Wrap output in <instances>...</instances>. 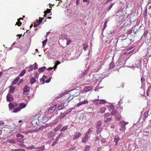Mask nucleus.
<instances>
[{"instance_id": "nucleus-23", "label": "nucleus", "mask_w": 151, "mask_h": 151, "mask_svg": "<svg viewBox=\"0 0 151 151\" xmlns=\"http://www.w3.org/2000/svg\"><path fill=\"white\" fill-rule=\"evenodd\" d=\"M15 89V87L11 86L10 87L9 92L11 93H13Z\"/></svg>"}, {"instance_id": "nucleus-27", "label": "nucleus", "mask_w": 151, "mask_h": 151, "mask_svg": "<svg viewBox=\"0 0 151 151\" xmlns=\"http://www.w3.org/2000/svg\"><path fill=\"white\" fill-rule=\"evenodd\" d=\"M60 64V62L59 61H57L55 65H54V68L55 70L56 68L57 65Z\"/></svg>"}, {"instance_id": "nucleus-43", "label": "nucleus", "mask_w": 151, "mask_h": 151, "mask_svg": "<svg viewBox=\"0 0 151 151\" xmlns=\"http://www.w3.org/2000/svg\"><path fill=\"white\" fill-rule=\"evenodd\" d=\"M67 42L66 44H67V45H69L72 42V41L71 40H67Z\"/></svg>"}, {"instance_id": "nucleus-40", "label": "nucleus", "mask_w": 151, "mask_h": 151, "mask_svg": "<svg viewBox=\"0 0 151 151\" xmlns=\"http://www.w3.org/2000/svg\"><path fill=\"white\" fill-rule=\"evenodd\" d=\"M47 42V39H46L45 40L43 41L42 42V43L43 44V46H44L46 45V42Z\"/></svg>"}, {"instance_id": "nucleus-42", "label": "nucleus", "mask_w": 151, "mask_h": 151, "mask_svg": "<svg viewBox=\"0 0 151 151\" xmlns=\"http://www.w3.org/2000/svg\"><path fill=\"white\" fill-rule=\"evenodd\" d=\"M93 129V128H90L88 131L87 132H86V133H88V134L91 133L92 132V129Z\"/></svg>"}, {"instance_id": "nucleus-34", "label": "nucleus", "mask_w": 151, "mask_h": 151, "mask_svg": "<svg viewBox=\"0 0 151 151\" xmlns=\"http://www.w3.org/2000/svg\"><path fill=\"white\" fill-rule=\"evenodd\" d=\"M24 149H12V151H24Z\"/></svg>"}, {"instance_id": "nucleus-49", "label": "nucleus", "mask_w": 151, "mask_h": 151, "mask_svg": "<svg viewBox=\"0 0 151 151\" xmlns=\"http://www.w3.org/2000/svg\"><path fill=\"white\" fill-rule=\"evenodd\" d=\"M39 23H38L37 22H36V23H35L34 24V27H36L37 26H38L39 25Z\"/></svg>"}, {"instance_id": "nucleus-4", "label": "nucleus", "mask_w": 151, "mask_h": 151, "mask_svg": "<svg viewBox=\"0 0 151 151\" xmlns=\"http://www.w3.org/2000/svg\"><path fill=\"white\" fill-rule=\"evenodd\" d=\"M82 134L80 132H76L73 136V139L76 140L79 138Z\"/></svg>"}, {"instance_id": "nucleus-13", "label": "nucleus", "mask_w": 151, "mask_h": 151, "mask_svg": "<svg viewBox=\"0 0 151 151\" xmlns=\"http://www.w3.org/2000/svg\"><path fill=\"white\" fill-rule=\"evenodd\" d=\"M17 104L15 105H14V104H13L12 103H9V109L10 110H11L13 109L15 106H17Z\"/></svg>"}, {"instance_id": "nucleus-62", "label": "nucleus", "mask_w": 151, "mask_h": 151, "mask_svg": "<svg viewBox=\"0 0 151 151\" xmlns=\"http://www.w3.org/2000/svg\"><path fill=\"white\" fill-rule=\"evenodd\" d=\"M2 72H0V78L1 77V75L2 74Z\"/></svg>"}, {"instance_id": "nucleus-35", "label": "nucleus", "mask_w": 151, "mask_h": 151, "mask_svg": "<svg viewBox=\"0 0 151 151\" xmlns=\"http://www.w3.org/2000/svg\"><path fill=\"white\" fill-rule=\"evenodd\" d=\"M107 21H105L104 25V27H103V28L102 29V30L104 31V29H105L106 27L107 26Z\"/></svg>"}, {"instance_id": "nucleus-56", "label": "nucleus", "mask_w": 151, "mask_h": 151, "mask_svg": "<svg viewBox=\"0 0 151 151\" xmlns=\"http://www.w3.org/2000/svg\"><path fill=\"white\" fill-rule=\"evenodd\" d=\"M4 122L2 121H0V125H2L4 124Z\"/></svg>"}, {"instance_id": "nucleus-22", "label": "nucleus", "mask_w": 151, "mask_h": 151, "mask_svg": "<svg viewBox=\"0 0 151 151\" xmlns=\"http://www.w3.org/2000/svg\"><path fill=\"white\" fill-rule=\"evenodd\" d=\"M36 150H38V149H39V150H38V151H43L44 150L45 148V147H44V145H42V146L41 147H37V148H36Z\"/></svg>"}, {"instance_id": "nucleus-16", "label": "nucleus", "mask_w": 151, "mask_h": 151, "mask_svg": "<svg viewBox=\"0 0 151 151\" xmlns=\"http://www.w3.org/2000/svg\"><path fill=\"white\" fill-rule=\"evenodd\" d=\"M46 69V67L45 66H43L39 68L38 70L40 73H41L44 72Z\"/></svg>"}, {"instance_id": "nucleus-52", "label": "nucleus", "mask_w": 151, "mask_h": 151, "mask_svg": "<svg viewBox=\"0 0 151 151\" xmlns=\"http://www.w3.org/2000/svg\"><path fill=\"white\" fill-rule=\"evenodd\" d=\"M34 68L35 69H37L38 68L37 65L36 63H35V66Z\"/></svg>"}, {"instance_id": "nucleus-39", "label": "nucleus", "mask_w": 151, "mask_h": 151, "mask_svg": "<svg viewBox=\"0 0 151 151\" xmlns=\"http://www.w3.org/2000/svg\"><path fill=\"white\" fill-rule=\"evenodd\" d=\"M104 118L105 117H109L110 116V114L109 113H107L104 114Z\"/></svg>"}, {"instance_id": "nucleus-18", "label": "nucleus", "mask_w": 151, "mask_h": 151, "mask_svg": "<svg viewBox=\"0 0 151 151\" xmlns=\"http://www.w3.org/2000/svg\"><path fill=\"white\" fill-rule=\"evenodd\" d=\"M26 106V104H24L22 103H21L19 105V108L21 109V110L24 108H25Z\"/></svg>"}, {"instance_id": "nucleus-19", "label": "nucleus", "mask_w": 151, "mask_h": 151, "mask_svg": "<svg viewBox=\"0 0 151 151\" xmlns=\"http://www.w3.org/2000/svg\"><path fill=\"white\" fill-rule=\"evenodd\" d=\"M149 110L148 111H145L144 114V115L145 116V119L146 118L148 115H150V114H149Z\"/></svg>"}, {"instance_id": "nucleus-64", "label": "nucleus", "mask_w": 151, "mask_h": 151, "mask_svg": "<svg viewBox=\"0 0 151 151\" xmlns=\"http://www.w3.org/2000/svg\"><path fill=\"white\" fill-rule=\"evenodd\" d=\"M29 132H24V133L26 134H27Z\"/></svg>"}, {"instance_id": "nucleus-12", "label": "nucleus", "mask_w": 151, "mask_h": 151, "mask_svg": "<svg viewBox=\"0 0 151 151\" xmlns=\"http://www.w3.org/2000/svg\"><path fill=\"white\" fill-rule=\"evenodd\" d=\"M30 89V87L27 86H25L23 89V91L24 93H27V92H29Z\"/></svg>"}, {"instance_id": "nucleus-17", "label": "nucleus", "mask_w": 151, "mask_h": 151, "mask_svg": "<svg viewBox=\"0 0 151 151\" xmlns=\"http://www.w3.org/2000/svg\"><path fill=\"white\" fill-rule=\"evenodd\" d=\"M19 79V77H17L13 81L12 84L13 85L16 84L18 81Z\"/></svg>"}, {"instance_id": "nucleus-29", "label": "nucleus", "mask_w": 151, "mask_h": 151, "mask_svg": "<svg viewBox=\"0 0 151 151\" xmlns=\"http://www.w3.org/2000/svg\"><path fill=\"white\" fill-rule=\"evenodd\" d=\"M64 107V105H59L58 107V109L59 110H60L63 109Z\"/></svg>"}, {"instance_id": "nucleus-11", "label": "nucleus", "mask_w": 151, "mask_h": 151, "mask_svg": "<svg viewBox=\"0 0 151 151\" xmlns=\"http://www.w3.org/2000/svg\"><path fill=\"white\" fill-rule=\"evenodd\" d=\"M120 138L118 136H115L114 139V141L115 142V145L116 146L118 145V142L120 140Z\"/></svg>"}, {"instance_id": "nucleus-15", "label": "nucleus", "mask_w": 151, "mask_h": 151, "mask_svg": "<svg viewBox=\"0 0 151 151\" xmlns=\"http://www.w3.org/2000/svg\"><path fill=\"white\" fill-rule=\"evenodd\" d=\"M106 109L105 107H101L99 110V113H103L105 112Z\"/></svg>"}, {"instance_id": "nucleus-20", "label": "nucleus", "mask_w": 151, "mask_h": 151, "mask_svg": "<svg viewBox=\"0 0 151 151\" xmlns=\"http://www.w3.org/2000/svg\"><path fill=\"white\" fill-rule=\"evenodd\" d=\"M36 81V80L34 78H31L30 80V82L32 84H33Z\"/></svg>"}, {"instance_id": "nucleus-31", "label": "nucleus", "mask_w": 151, "mask_h": 151, "mask_svg": "<svg viewBox=\"0 0 151 151\" xmlns=\"http://www.w3.org/2000/svg\"><path fill=\"white\" fill-rule=\"evenodd\" d=\"M111 120V117L108 118L106 120H104V122L105 123H107L110 122Z\"/></svg>"}, {"instance_id": "nucleus-5", "label": "nucleus", "mask_w": 151, "mask_h": 151, "mask_svg": "<svg viewBox=\"0 0 151 151\" xmlns=\"http://www.w3.org/2000/svg\"><path fill=\"white\" fill-rule=\"evenodd\" d=\"M128 124V122H125L124 121H122L119 122V124L122 127L120 130H124L125 129V126Z\"/></svg>"}, {"instance_id": "nucleus-6", "label": "nucleus", "mask_w": 151, "mask_h": 151, "mask_svg": "<svg viewBox=\"0 0 151 151\" xmlns=\"http://www.w3.org/2000/svg\"><path fill=\"white\" fill-rule=\"evenodd\" d=\"M97 101H99V102L96 103L95 104L96 105H98L100 104H104L106 103V101L103 99H96L94 100V102H96Z\"/></svg>"}, {"instance_id": "nucleus-3", "label": "nucleus", "mask_w": 151, "mask_h": 151, "mask_svg": "<svg viewBox=\"0 0 151 151\" xmlns=\"http://www.w3.org/2000/svg\"><path fill=\"white\" fill-rule=\"evenodd\" d=\"M121 44L123 47H127L128 45V40L126 39H124L121 41Z\"/></svg>"}, {"instance_id": "nucleus-63", "label": "nucleus", "mask_w": 151, "mask_h": 151, "mask_svg": "<svg viewBox=\"0 0 151 151\" xmlns=\"http://www.w3.org/2000/svg\"><path fill=\"white\" fill-rule=\"evenodd\" d=\"M47 14H45L44 15V17H46Z\"/></svg>"}, {"instance_id": "nucleus-37", "label": "nucleus", "mask_w": 151, "mask_h": 151, "mask_svg": "<svg viewBox=\"0 0 151 151\" xmlns=\"http://www.w3.org/2000/svg\"><path fill=\"white\" fill-rule=\"evenodd\" d=\"M8 142L14 144L15 142L14 140L13 139H9L8 140Z\"/></svg>"}, {"instance_id": "nucleus-8", "label": "nucleus", "mask_w": 151, "mask_h": 151, "mask_svg": "<svg viewBox=\"0 0 151 151\" xmlns=\"http://www.w3.org/2000/svg\"><path fill=\"white\" fill-rule=\"evenodd\" d=\"M7 100L9 102H12L13 100L12 95L10 93H8L6 96Z\"/></svg>"}, {"instance_id": "nucleus-10", "label": "nucleus", "mask_w": 151, "mask_h": 151, "mask_svg": "<svg viewBox=\"0 0 151 151\" xmlns=\"http://www.w3.org/2000/svg\"><path fill=\"white\" fill-rule=\"evenodd\" d=\"M57 105H55L53 107L50 108L48 110L49 112L50 113H53L56 110Z\"/></svg>"}, {"instance_id": "nucleus-33", "label": "nucleus", "mask_w": 151, "mask_h": 151, "mask_svg": "<svg viewBox=\"0 0 151 151\" xmlns=\"http://www.w3.org/2000/svg\"><path fill=\"white\" fill-rule=\"evenodd\" d=\"M43 78H41L40 79V81H43V83H42V84H44V78H47V77L45 75H44L43 76Z\"/></svg>"}, {"instance_id": "nucleus-36", "label": "nucleus", "mask_w": 151, "mask_h": 151, "mask_svg": "<svg viewBox=\"0 0 151 151\" xmlns=\"http://www.w3.org/2000/svg\"><path fill=\"white\" fill-rule=\"evenodd\" d=\"M39 19V20H37V22L38 23H39V24H40L42 22V20L43 19V18L40 17Z\"/></svg>"}, {"instance_id": "nucleus-57", "label": "nucleus", "mask_w": 151, "mask_h": 151, "mask_svg": "<svg viewBox=\"0 0 151 151\" xmlns=\"http://www.w3.org/2000/svg\"><path fill=\"white\" fill-rule=\"evenodd\" d=\"M101 150V147H99L97 150V151H100Z\"/></svg>"}, {"instance_id": "nucleus-41", "label": "nucleus", "mask_w": 151, "mask_h": 151, "mask_svg": "<svg viewBox=\"0 0 151 151\" xmlns=\"http://www.w3.org/2000/svg\"><path fill=\"white\" fill-rule=\"evenodd\" d=\"M50 9H47L44 12L45 14H47L50 13Z\"/></svg>"}, {"instance_id": "nucleus-30", "label": "nucleus", "mask_w": 151, "mask_h": 151, "mask_svg": "<svg viewBox=\"0 0 151 151\" xmlns=\"http://www.w3.org/2000/svg\"><path fill=\"white\" fill-rule=\"evenodd\" d=\"M26 71L25 70H23L19 74V76L21 77L22 76L26 73Z\"/></svg>"}, {"instance_id": "nucleus-45", "label": "nucleus", "mask_w": 151, "mask_h": 151, "mask_svg": "<svg viewBox=\"0 0 151 151\" xmlns=\"http://www.w3.org/2000/svg\"><path fill=\"white\" fill-rule=\"evenodd\" d=\"M17 137H21L22 138H23L24 137V136L22 134H19L17 135Z\"/></svg>"}, {"instance_id": "nucleus-53", "label": "nucleus", "mask_w": 151, "mask_h": 151, "mask_svg": "<svg viewBox=\"0 0 151 151\" xmlns=\"http://www.w3.org/2000/svg\"><path fill=\"white\" fill-rule=\"evenodd\" d=\"M51 79V78H50L48 79H47L45 81L46 83H49Z\"/></svg>"}, {"instance_id": "nucleus-54", "label": "nucleus", "mask_w": 151, "mask_h": 151, "mask_svg": "<svg viewBox=\"0 0 151 151\" xmlns=\"http://www.w3.org/2000/svg\"><path fill=\"white\" fill-rule=\"evenodd\" d=\"M99 139H100L99 137L98 136H97V137H96V138L95 141V142L99 140Z\"/></svg>"}, {"instance_id": "nucleus-38", "label": "nucleus", "mask_w": 151, "mask_h": 151, "mask_svg": "<svg viewBox=\"0 0 151 151\" xmlns=\"http://www.w3.org/2000/svg\"><path fill=\"white\" fill-rule=\"evenodd\" d=\"M22 22L20 21H18L16 22V24H17L18 26H21L22 24Z\"/></svg>"}, {"instance_id": "nucleus-50", "label": "nucleus", "mask_w": 151, "mask_h": 151, "mask_svg": "<svg viewBox=\"0 0 151 151\" xmlns=\"http://www.w3.org/2000/svg\"><path fill=\"white\" fill-rule=\"evenodd\" d=\"M88 46L87 44H84L83 45V49L84 50H86V49L88 47Z\"/></svg>"}, {"instance_id": "nucleus-24", "label": "nucleus", "mask_w": 151, "mask_h": 151, "mask_svg": "<svg viewBox=\"0 0 151 151\" xmlns=\"http://www.w3.org/2000/svg\"><path fill=\"white\" fill-rule=\"evenodd\" d=\"M90 146L88 145H86L85 147L84 151H88L90 150Z\"/></svg>"}, {"instance_id": "nucleus-47", "label": "nucleus", "mask_w": 151, "mask_h": 151, "mask_svg": "<svg viewBox=\"0 0 151 151\" xmlns=\"http://www.w3.org/2000/svg\"><path fill=\"white\" fill-rule=\"evenodd\" d=\"M150 91V88H148L146 94H147V96H149Z\"/></svg>"}, {"instance_id": "nucleus-48", "label": "nucleus", "mask_w": 151, "mask_h": 151, "mask_svg": "<svg viewBox=\"0 0 151 151\" xmlns=\"http://www.w3.org/2000/svg\"><path fill=\"white\" fill-rule=\"evenodd\" d=\"M114 4V3L111 4L110 6L108 7V10H109L111 9V8H112L113 5Z\"/></svg>"}, {"instance_id": "nucleus-55", "label": "nucleus", "mask_w": 151, "mask_h": 151, "mask_svg": "<svg viewBox=\"0 0 151 151\" xmlns=\"http://www.w3.org/2000/svg\"><path fill=\"white\" fill-rule=\"evenodd\" d=\"M53 68H54V67L52 68V67H50L49 68H47V70L48 71L50 70H52Z\"/></svg>"}, {"instance_id": "nucleus-7", "label": "nucleus", "mask_w": 151, "mask_h": 151, "mask_svg": "<svg viewBox=\"0 0 151 151\" xmlns=\"http://www.w3.org/2000/svg\"><path fill=\"white\" fill-rule=\"evenodd\" d=\"M32 123L34 126L40 125V124L37 118V119H33L32 122Z\"/></svg>"}, {"instance_id": "nucleus-25", "label": "nucleus", "mask_w": 151, "mask_h": 151, "mask_svg": "<svg viewBox=\"0 0 151 151\" xmlns=\"http://www.w3.org/2000/svg\"><path fill=\"white\" fill-rule=\"evenodd\" d=\"M68 128V125L65 126L63 127H62L60 129V131L61 132L65 131V130H66Z\"/></svg>"}, {"instance_id": "nucleus-26", "label": "nucleus", "mask_w": 151, "mask_h": 151, "mask_svg": "<svg viewBox=\"0 0 151 151\" xmlns=\"http://www.w3.org/2000/svg\"><path fill=\"white\" fill-rule=\"evenodd\" d=\"M28 68V71L29 72L31 71L33 69V67L32 65H30Z\"/></svg>"}, {"instance_id": "nucleus-1", "label": "nucleus", "mask_w": 151, "mask_h": 151, "mask_svg": "<svg viewBox=\"0 0 151 151\" xmlns=\"http://www.w3.org/2000/svg\"><path fill=\"white\" fill-rule=\"evenodd\" d=\"M37 119L40 125L45 123L47 121L46 117L44 115H40L38 116Z\"/></svg>"}, {"instance_id": "nucleus-9", "label": "nucleus", "mask_w": 151, "mask_h": 151, "mask_svg": "<svg viewBox=\"0 0 151 151\" xmlns=\"http://www.w3.org/2000/svg\"><path fill=\"white\" fill-rule=\"evenodd\" d=\"M88 138L89 136L88 133H86L84 137L82 139V142L84 143H85L88 140Z\"/></svg>"}, {"instance_id": "nucleus-14", "label": "nucleus", "mask_w": 151, "mask_h": 151, "mask_svg": "<svg viewBox=\"0 0 151 151\" xmlns=\"http://www.w3.org/2000/svg\"><path fill=\"white\" fill-rule=\"evenodd\" d=\"M88 101L86 100H84L83 101L81 102L78 104V106H79L80 105H82V104H88Z\"/></svg>"}, {"instance_id": "nucleus-28", "label": "nucleus", "mask_w": 151, "mask_h": 151, "mask_svg": "<svg viewBox=\"0 0 151 151\" xmlns=\"http://www.w3.org/2000/svg\"><path fill=\"white\" fill-rule=\"evenodd\" d=\"M20 110H21V109L19 107H18L16 108H14L13 110V112L16 113L19 111Z\"/></svg>"}, {"instance_id": "nucleus-46", "label": "nucleus", "mask_w": 151, "mask_h": 151, "mask_svg": "<svg viewBox=\"0 0 151 151\" xmlns=\"http://www.w3.org/2000/svg\"><path fill=\"white\" fill-rule=\"evenodd\" d=\"M67 113H65V114H61L60 117L61 118H63L65 116Z\"/></svg>"}, {"instance_id": "nucleus-60", "label": "nucleus", "mask_w": 151, "mask_h": 151, "mask_svg": "<svg viewBox=\"0 0 151 151\" xmlns=\"http://www.w3.org/2000/svg\"><path fill=\"white\" fill-rule=\"evenodd\" d=\"M23 18H20L18 19L17 21L19 20V21H20V20H23Z\"/></svg>"}, {"instance_id": "nucleus-61", "label": "nucleus", "mask_w": 151, "mask_h": 151, "mask_svg": "<svg viewBox=\"0 0 151 151\" xmlns=\"http://www.w3.org/2000/svg\"><path fill=\"white\" fill-rule=\"evenodd\" d=\"M101 141L103 142H105V141L104 139H103V140H101Z\"/></svg>"}, {"instance_id": "nucleus-2", "label": "nucleus", "mask_w": 151, "mask_h": 151, "mask_svg": "<svg viewBox=\"0 0 151 151\" xmlns=\"http://www.w3.org/2000/svg\"><path fill=\"white\" fill-rule=\"evenodd\" d=\"M93 88V87L91 86H88L84 88L82 91L83 92L81 93H84V92H87L91 90Z\"/></svg>"}, {"instance_id": "nucleus-58", "label": "nucleus", "mask_w": 151, "mask_h": 151, "mask_svg": "<svg viewBox=\"0 0 151 151\" xmlns=\"http://www.w3.org/2000/svg\"><path fill=\"white\" fill-rule=\"evenodd\" d=\"M17 36H18L19 37V39L22 36V34L21 35H17Z\"/></svg>"}, {"instance_id": "nucleus-32", "label": "nucleus", "mask_w": 151, "mask_h": 151, "mask_svg": "<svg viewBox=\"0 0 151 151\" xmlns=\"http://www.w3.org/2000/svg\"><path fill=\"white\" fill-rule=\"evenodd\" d=\"M97 129L96 132L97 134L99 133L102 131L101 129L99 127H97Z\"/></svg>"}, {"instance_id": "nucleus-44", "label": "nucleus", "mask_w": 151, "mask_h": 151, "mask_svg": "<svg viewBox=\"0 0 151 151\" xmlns=\"http://www.w3.org/2000/svg\"><path fill=\"white\" fill-rule=\"evenodd\" d=\"M111 115H114L116 113V110H112V111L111 112Z\"/></svg>"}, {"instance_id": "nucleus-21", "label": "nucleus", "mask_w": 151, "mask_h": 151, "mask_svg": "<svg viewBox=\"0 0 151 151\" xmlns=\"http://www.w3.org/2000/svg\"><path fill=\"white\" fill-rule=\"evenodd\" d=\"M102 125V122L99 121H98L97 122V124H96V128H97V127H101Z\"/></svg>"}, {"instance_id": "nucleus-51", "label": "nucleus", "mask_w": 151, "mask_h": 151, "mask_svg": "<svg viewBox=\"0 0 151 151\" xmlns=\"http://www.w3.org/2000/svg\"><path fill=\"white\" fill-rule=\"evenodd\" d=\"M57 141H55L53 142V143L52 144V146H53L55 145L56 144H57Z\"/></svg>"}, {"instance_id": "nucleus-59", "label": "nucleus", "mask_w": 151, "mask_h": 151, "mask_svg": "<svg viewBox=\"0 0 151 151\" xmlns=\"http://www.w3.org/2000/svg\"><path fill=\"white\" fill-rule=\"evenodd\" d=\"M83 1L84 2H88L89 1V0H83Z\"/></svg>"}]
</instances>
